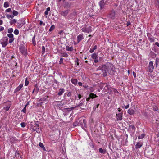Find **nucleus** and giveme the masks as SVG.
<instances>
[{
    "instance_id": "obj_18",
    "label": "nucleus",
    "mask_w": 159,
    "mask_h": 159,
    "mask_svg": "<svg viewBox=\"0 0 159 159\" xmlns=\"http://www.w3.org/2000/svg\"><path fill=\"white\" fill-rule=\"evenodd\" d=\"M155 4L156 7L159 9V0H155Z\"/></svg>"
},
{
    "instance_id": "obj_58",
    "label": "nucleus",
    "mask_w": 159,
    "mask_h": 159,
    "mask_svg": "<svg viewBox=\"0 0 159 159\" xmlns=\"http://www.w3.org/2000/svg\"><path fill=\"white\" fill-rule=\"evenodd\" d=\"M50 10V7H48L47 8V9H46V11H49Z\"/></svg>"
},
{
    "instance_id": "obj_13",
    "label": "nucleus",
    "mask_w": 159,
    "mask_h": 159,
    "mask_svg": "<svg viewBox=\"0 0 159 159\" xmlns=\"http://www.w3.org/2000/svg\"><path fill=\"white\" fill-rule=\"evenodd\" d=\"M65 89L63 88H61L59 90V92L58 93V95L59 96L61 95L63 93L65 92Z\"/></svg>"
},
{
    "instance_id": "obj_22",
    "label": "nucleus",
    "mask_w": 159,
    "mask_h": 159,
    "mask_svg": "<svg viewBox=\"0 0 159 159\" xmlns=\"http://www.w3.org/2000/svg\"><path fill=\"white\" fill-rule=\"evenodd\" d=\"M91 57L93 59H95L96 58H98V57L95 53H94L92 54Z\"/></svg>"
},
{
    "instance_id": "obj_24",
    "label": "nucleus",
    "mask_w": 159,
    "mask_h": 159,
    "mask_svg": "<svg viewBox=\"0 0 159 159\" xmlns=\"http://www.w3.org/2000/svg\"><path fill=\"white\" fill-rule=\"evenodd\" d=\"M61 56L64 57H67L68 56V55L65 52L61 53Z\"/></svg>"
},
{
    "instance_id": "obj_25",
    "label": "nucleus",
    "mask_w": 159,
    "mask_h": 159,
    "mask_svg": "<svg viewBox=\"0 0 159 159\" xmlns=\"http://www.w3.org/2000/svg\"><path fill=\"white\" fill-rule=\"evenodd\" d=\"M39 146L40 147H41L42 149H43L44 150H45V148L44 147V146L42 143L40 142L39 143Z\"/></svg>"
},
{
    "instance_id": "obj_19",
    "label": "nucleus",
    "mask_w": 159,
    "mask_h": 159,
    "mask_svg": "<svg viewBox=\"0 0 159 159\" xmlns=\"http://www.w3.org/2000/svg\"><path fill=\"white\" fill-rule=\"evenodd\" d=\"M97 48V45H95L94 47L93 48H91L90 49V50H89V52H90V53H92L94 51L96 50Z\"/></svg>"
},
{
    "instance_id": "obj_35",
    "label": "nucleus",
    "mask_w": 159,
    "mask_h": 159,
    "mask_svg": "<svg viewBox=\"0 0 159 159\" xmlns=\"http://www.w3.org/2000/svg\"><path fill=\"white\" fill-rule=\"evenodd\" d=\"M89 146L92 148H94V145L92 143H90L89 144Z\"/></svg>"
},
{
    "instance_id": "obj_16",
    "label": "nucleus",
    "mask_w": 159,
    "mask_h": 159,
    "mask_svg": "<svg viewBox=\"0 0 159 159\" xmlns=\"http://www.w3.org/2000/svg\"><path fill=\"white\" fill-rule=\"evenodd\" d=\"M66 50L69 51H71L73 50V48L72 47H69L68 46H66Z\"/></svg>"
},
{
    "instance_id": "obj_36",
    "label": "nucleus",
    "mask_w": 159,
    "mask_h": 159,
    "mask_svg": "<svg viewBox=\"0 0 159 159\" xmlns=\"http://www.w3.org/2000/svg\"><path fill=\"white\" fill-rule=\"evenodd\" d=\"M14 39V38H10L9 40V43H12Z\"/></svg>"
},
{
    "instance_id": "obj_17",
    "label": "nucleus",
    "mask_w": 159,
    "mask_h": 159,
    "mask_svg": "<svg viewBox=\"0 0 159 159\" xmlns=\"http://www.w3.org/2000/svg\"><path fill=\"white\" fill-rule=\"evenodd\" d=\"M16 22V20L15 19H13L10 20L9 22L10 24L12 25V24H14Z\"/></svg>"
},
{
    "instance_id": "obj_6",
    "label": "nucleus",
    "mask_w": 159,
    "mask_h": 159,
    "mask_svg": "<svg viewBox=\"0 0 159 159\" xmlns=\"http://www.w3.org/2000/svg\"><path fill=\"white\" fill-rule=\"evenodd\" d=\"M154 68V67L153 65V61H150L149 63L148 66V70L150 72H152L153 71V69Z\"/></svg>"
},
{
    "instance_id": "obj_41",
    "label": "nucleus",
    "mask_w": 159,
    "mask_h": 159,
    "mask_svg": "<svg viewBox=\"0 0 159 159\" xmlns=\"http://www.w3.org/2000/svg\"><path fill=\"white\" fill-rule=\"evenodd\" d=\"M32 41L33 42V43L34 46H35L36 45V43L35 41V39L34 38H33L32 39Z\"/></svg>"
},
{
    "instance_id": "obj_53",
    "label": "nucleus",
    "mask_w": 159,
    "mask_h": 159,
    "mask_svg": "<svg viewBox=\"0 0 159 159\" xmlns=\"http://www.w3.org/2000/svg\"><path fill=\"white\" fill-rule=\"evenodd\" d=\"M43 24V25H45V24L44 23H43V22L42 21H40V23H39V24L40 25H42V24Z\"/></svg>"
},
{
    "instance_id": "obj_10",
    "label": "nucleus",
    "mask_w": 159,
    "mask_h": 159,
    "mask_svg": "<svg viewBox=\"0 0 159 159\" xmlns=\"http://www.w3.org/2000/svg\"><path fill=\"white\" fill-rule=\"evenodd\" d=\"M23 84H21L15 90L14 93H16L20 91L23 86Z\"/></svg>"
},
{
    "instance_id": "obj_50",
    "label": "nucleus",
    "mask_w": 159,
    "mask_h": 159,
    "mask_svg": "<svg viewBox=\"0 0 159 159\" xmlns=\"http://www.w3.org/2000/svg\"><path fill=\"white\" fill-rule=\"evenodd\" d=\"M155 44L159 47V43L158 42H156L155 43Z\"/></svg>"
},
{
    "instance_id": "obj_40",
    "label": "nucleus",
    "mask_w": 159,
    "mask_h": 159,
    "mask_svg": "<svg viewBox=\"0 0 159 159\" xmlns=\"http://www.w3.org/2000/svg\"><path fill=\"white\" fill-rule=\"evenodd\" d=\"M11 11V9L10 8H8L5 10L6 12H10Z\"/></svg>"
},
{
    "instance_id": "obj_2",
    "label": "nucleus",
    "mask_w": 159,
    "mask_h": 159,
    "mask_svg": "<svg viewBox=\"0 0 159 159\" xmlns=\"http://www.w3.org/2000/svg\"><path fill=\"white\" fill-rule=\"evenodd\" d=\"M20 52L25 56L26 57L28 54L27 49L23 45H20L19 48Z\"/></svg>"
},
{
    "instance_id": "obj_64",
    "label": "nucleus",
    "mask_w": 159,
    "mask_h": 159,
    "mask_svg": "<svg viewBox=\"0 0 159 159\" xmlns=\"http://www.w3.org/2000/svg\"><path fill=\"white\" fill-rule=\"evenodd\" d=\"M67 96H70V95L69 94V93H68V94Z\"/></svg>"
},
{
    "instance_id": "obj_4",
    "label": "nucleus",
    "mask_w": 159,
    "mask_h": 159,
    "mask_svg": "<svg viewBox=\"0 0 159 159\" xmlns=\"http://www.w3.org/2000/svg\"><path fill=\"white\" fill-rule=\"evenodd\" d=\"M104 89H107L108 91H110L111 92H113L114 93H118V92L117 90L114 88L110 87L109 85H106Z\"/></svg>"
},
{
    "instance_id": "obj_63",
    "label": "nucleus",
    "mask_w": 159,
    "mask_h": 159,
    "mask_svg": "<svg viewBox=\"0 0 159 159\" xmlns=\"http://www.w3.org/2000/svg\"><path fill=\"white\" fill-rule=\"evenodd\" d=\"M5 17V16H2L1 18H4Z\"/></svg>"
},
{
    "instance_id": "obj_39",
    "label": "nucleus",
    "mask_w": 159,
    "mask_h": 159,
    "mask_svg": "<svg viewBox=\"0 0 159 159\" xmlns=\"http://www.w3.org/2000/svg\"><path fill=\"white\" fill-rule=\"evenodd\" d=\"M145 135V134L144 133L142 134L141 136H140V139H142L143 138Z\"/></svg>"
},
{
    "instance_id": "obj_43",
    "label": "nucleus",
    "mask_w": 159,
    "mask_h": 159,
    "mask_svg": "<svg viewBox=\"0 0 159 159\" xmlns=\"http://www.w3.org/2000/svg\"><path fill=\"white\" fill-rule=\"evenodd\" d=\"M149 39L150 41L151 42H153L154 41V39L153 38H150Z\"/></svg>"
},
{
    "instance_id": "obj_61",
    "label": "nucleus",
    "mask_w": 159,
    "mask_h": 159,
    "mask_svg": "<svg viewBox=\"0 0 159 159\" xmlns=\"http://www.w3.org/2000/svg\"><path fill=\"white\" fill-rule=\"evenodd\" d=\"M90 98H90V97H89V98H87V99H86V100H87V101H89V100L90 99Z\"/></svg>"
},
{
    "instance_id": "obj_33",
    "label": "nucleus",
    "mask_w": 159,
    "mask_h": 159,
    "mask_svg": "<svg viewBox=\"0 0 159 159\" xmlns=\"http://www.w3.org/2000/svg\"><path fill=\"white\" fill-rule=\"evenodd\" d=\"M24 113H25L26 112V107H24L23 109L21 111Z\"/></svg>"
},
{
    "instance_id": "obj_23",
    "label": "nucleus",
    "mask_w": 159,
    "mask_h": 159,
    "mask_svg": "<svg viewBox=\"0 0 159 159\" xmlns=\"http://www.w3.org/2000/svg\"><path fill=\"white\" fill-rule=\"evenodd\" d=\"M11 105V103H10L8 106L4 107L3 108V109L4 110H6V111L8 110L10 108Z\"/></svg>"
},
{
    "instance_id": "obj_21",
    "label": "nucleus",
    "mask_w": 159,
    "mask_h": 159,
    "mask_svg": "<svg viewBox=\"0 0 159 159\" xmlns=\"http://www.w3.org/2000/svg\"><path fill=\"white\" fill-rule=\"evenodd\" d=\"M99 151L100 153L102 154L105 153L106 152V151L105 150L101 148L99 149Z\"/></svg>"
},
{
    "instance_id": "obj_45",
    "label": "nucleus",
    "mask_w": 159,
    "mask_h": 159,
    "mask_svg": "<svg viewBox=\"0 0 159 159\" xmlns=\"http://www.w3.org/2000/svg\"><path fill=\"white\" fill-rule=\"evenodd\" d=\"M98 58H96L94 59V62L95 63H97L98 62Z\"/></svg>"
},
{
    "instance_id": "obj_31",
    "label": "nucleus",
    "mask_w": 159,
    "mask_h": 159,
    "mask_svg": "<svg viewBox=\"0 0 159 159\" xmlns=\"http://www.w3.org/2000/svg\"><path fill=\"white\" fill-rule=\"evenodd\" d=\"M9 5L8 3L7 2H4V7L5 8H7L9 7Z\"/></svg>"
},
{
    "instance_id": "obj_15",
    "label": "nucleus",
    "mask_w": 159,
    "mask_h": 159,
    "mask_svg": "<svg viewBox=\"0 0 159 159\" xmlns=\"http://www.w3.org/2000/svg\"><path fill=\"white\" fill-rule=\"evenodd\" d=\"M128 112L131 115H132L134 113V111L133 109H129L128 111Z\"/></svg>"
},
{
    "instance_id": "obj_59",
    "label": "nucleus",
    "mask_w": 159,
    "mask_h": 159,
    "mask_svg": "<svg viewBox=\"0 0 159 159\" xmlns=\"http://www.w3.org/2000/svg\"><path fill=\"white\" fill-rule=\"evenodd\" d=\"M83 122L84 125H86V123H85V120H83Z\"/></svg>"
},
{
    "instance_id": "obj_42",
    "label": "nucleus",
    "mask_w": 159,
    "mask_h": 159,
    "mask_svg": "<svg viewBox=\"0 0 159 159\" xmlns=\"http://www.w3.org/2000/svg\"><path fill=\"white\" fill-rule=\"evenodd\" d=\"M159 62V59L157 58H156V65H157L158 64Z\"/></svg>"
},
{
    "instance_id": "obj_7",
    "label": "nucleus",
    "mask_w": 159,
    "mask_h": 159,
    "mask_svg": "<svg viewBox=\"0 0 159 159\" xmlns=\"http://www.w3.org/2000/svg\"><path fill=\"white\" fill-rule=\"evenodd\" d=\"M106 2H105V0H102L99 2V5L100 6L101 9H102L105 6Z\"/></svg>"
},
{
    "instance_id": "obj_54",
    "label": "nucleus",
    "mask_w": 159,
    "mask_h": 159,
    "mask_svg": "<svg viewBox=\"0 0 159 159\" xmlns=\"http://www.w3.org/2000/svg\"><path fill=\"white\" fill-rule=\"evenodd\" d=\"M78 84L79 86H82V83L81 82H79L78 83Z\"/></svg>"
},
{
    "instance_id": "obj_55",
    "label": "nucleus",
    "mask_w": 159,
    "mask_h": 159,
    "mask_svg": "<svg viewBox=\"0 0 159 159\" xmlns=\"http://www.w3.org/2000/svg\"><path fill=\"white\" fill-rule=\"evenodd\" d=\"M78 97L79 98V99H80L81 97V96L80 94H79L78 95Z\"/></svg>"
},
{
    "instance_id": "obj_20",
    "label": "nucleus",
    "mask_w": 159,
    "mask_h": 159,
    "mask_svg": "<svg viewBox=\"0 0 159 159\" xmlns=\"http://www.w3.org/2000/svg\"><path fill=\"white\" fill-rule=\"evenodd\" d=\"M89 96L92 98H94L97 97V96L93 93H91L90 94Z\"/></svg>"
},
{
    "instance_id": "obj_30",
    "label": "nucleus",
    "mask_w": 159,
    "mask_h": 159,
    "mask_svg": "<svg viewBox=\"0 0 159 159\" xmlns=\"http://www.w3.org/2000/svg\"><path fill=\"white\" fill-rule=\"evenodd\" d=\"M13 30L12 28H10L8 30V33H11L13 32Z\"/></svg>"
},
{
    "instance_id": "obj_60",
    "label": "nucleus",
    "mask_w": 159,
    "mask_h": 159,
    "mask_svg": "<svg viewBox=\"0 0 159 159\" xmlns=\"http://www.w3.org/2000/svg\"><path fill=\"white\" fill-rule=\"evenodd\" d=\"M29 104V102H28L26 103V105H25V107H26Z\"/></svg>"
},
{
    "instance_id": "obj_52",
    "label": "nucleus",
    "mask_w": 159,
    "mask_h": 159,
    "mask_svg": "<svg viewBox=\"0 0 159 159\" xmlns=\"http://www.w3.org/2000/svg\"><path fill=\"white\" fill-rule=\"evenodd\" d=\"M131 24L130 22H127L126 23V25L127 26H129Z\"/></svg>"
},
{
    "instance_id": "obj_3",
    "label": "nucleus",
    "mask_w": 159,
    "mask_h": 159,
    "mask_svg": "<svg viewBox=\"0 0 159 159\" xmlns=\"http://www.w3.org/2000/svg\"><path fill=\"white\" fill-rule=\"evenodd\" d=\"M8 39L7 37H4L1 39L0 43L3 48L5 47L8 44Z\"/></svg>"
},
{
    "instance_id": "obj_27",
    "label": "nucleus",
    "mask_w": 159,
    "mask_h": 159,
    "mask_svg": "<svg viewBox=\"0 0 159 159\" xmlns=\"http://www.w3.org/2000/svg\"><path fill=\"white\" fill-rule=\"evenodd\" d=\"M18 12L17 11H15L14 10H13V16H16L18 15Z\"/></svg>"
},
{
    "instance_id": "obj_9",
    "label": "nucleus",
    "mask_w": 159,
    "mask_h": 159,
    "mask_svg": "<svg viewBox=\"0 0 159 159\" xmlns=\"http://www.w3.org/2000/svg\"><path fill=\"white\" fill-rule=\"evenodd\" d=\"M123 115L122 113H118L116 114V119L117 120H121L122 119V116Z\"/></svg>"
},
{
    "instance_id": "obj_48",
    "label": "nucleus",
    "mask_w": 159,
    "mask_h": 159,
    "mask_svg": "<svg viewBox=\"0 0 159 159\" xmlns=\"http://www.w3.org/2000/svg\"><path fill=\"white\" fill-rule=\"evenodd\" d=\"M78 123L77 122H75L73 123V126H75L78 125Z\"/></svg>"
},
{
    "instance_id": "obj_44",
    "label": "nucleus",
    "mask_w": 159,
    "mask_h": 159,
    "mask_svg": "<svg viewBox=\"0 0 159 159\" xmlns=\"http://www.w3.org/2000/svg\"><path fill=\"white\" fill-rule=\"evenodd\" d=\"M45 51V48L44 46H43L42 47V52H44Z\"/></svg>"
},
{
    "instance_id": "obj_8",
    "label": "nucleus",
    "mask_w": 159,
    "mask_h": 159,
    "mask_svg": "<svg viewBox=\"0 0 159 159\" xmlns=\"http://www.w3.org/2000/svg\"><path fill=\"white\" fill-rule=\"evenodd\" d=\"M115 12L114 10L111 11L109 13V17L111 19H113L115 17Z\"/></svg>"
},
{
    "instance_id": "obj_28",
    "label": "nucleus",
    "mask_w": 159,
    "mask_h": 159,
    "mask_svg": "<svg viewBox=\"0 0 159 159\" xmlns=\"http://www.w3.org/2000/svg\"><path fill=\"white\" fill-rule=\"evenodd\" d=\"M6 17L8 18H13L14 17V16L13 15H10L8 14H7L6 15Z\"/></svg>"
},
{
    "instance_id": "obj_11",
    "label": "nucleus",
    "mask_w": 159,
    "mask_h": 159,
    "mask_svg": "<svg viewBox=\"0 0 159 159\" xmlns=\"http://www.w3.org/2000/svg\"><path fill=\"white\" fill-rule=\"evenodd\" d=\"M83 39V34H80L77 37V42H80Z\"/></svg>"
},
{
    "instance_id": "obj_57",
    "label": "nucleus",
    "mask_w": 159,
    "mask_h": 159,
    "mask_svg": "<svg viewBox=\"0 0 159 159\" xmlns=\"http://www.w3.org/2000/svg\"><path fill=\"white\" fill-rule=\"evenodd\" d=\"M3 23L2 20L0 19V25H1Z\"/></svg>"
},
{
    "instance_id": "obj_62",
    "label": "nucleus",
    "mask_w": 159,
    "mask_h": 159,
    "mask_svg": "<svg viewBox=\"0 0 159 159\" xmlns=\"http://www.w3.org/2000/svg\"><path fill=\"white\" fill-rule=\"evenodd\" d=\"M121 109H120L119 108L118 109V111L119 112H121Z\"/></svg>"
},
{
    "instance_id": "obj_37",
    "label": "nucleus",
    "mask_w": 159,
    "mask_h": 159,
    "mask_svg": "<svg viewBox=\"0 0 159 159\" xmlns=\"http://www.w3.org/2000/svg\"><path fill=\"white\" fill-rule=\"evenodd\" d=\"M29 83V81L27 80V79H26L25 80V85L27 86L28 85Z\"/></svg>"
},
{
    "instance_id": "obj_14",
    "label": "nucleus",
    "mask_w": 159,
    "mask_h": 159,
    "mask_svg": "<svg viewBox=\"0 0 159 159\" xmlns=\"http://www.w3.org/2000/svg\"><path fill=\"white\" fill-rule=\"evenodd\" d=\"M71 82L75 85H76L77 84V80L76 79H71Z\"/></svg>"
},
{
    "instance_id": "obj_38",
    "label": "nucleus",
    "mask_w": 159,
    "mask_h": 159,
    "mask_svg": "<svg viewBox=\"0 0 159 159\" xmlns=\"http://www.w3.org/2000/svg\"><path fill=\"white\" fill-rule=\"evenodd\" d=\"M63 58H61L60 59V61H59V64H61L62 63H63Z\"/></svg>"
},
{
    "instance_id": "obj_34",
    "label": "nucleus",
    "mask_w": 159,
    "mask_h": 159,
    "mask_svg": "<svg viewBox=\"0 0 159 159\" xmlns=\"http://www.w3.org/2000/svg\"><path fill=\"white\" fill-rule=\"evenodd\" d=\"M20 125L23 128L25 127L26 126V124L24 122H22L20 124Z\"/></svg>"
},
{
    "instance_id": "obj_5",
    "label": "nucleus",
    "mask_w": 159,
    "mask_h": 159,
    "mask_svg": "<svg viewBox=\"0 0 159 159\" xmlns=\"http://www.w3.org/2000/svg\"><path fill=\"white\" fill-rule=\"evenodd\" d=\"M81 30L82 32L87 33L90 32L92 31L90 26L87 28L84 27L81 29Z\"/></svg>"
},
{
    "instance_id": "obj_1",
    "label": "nucleus",
    "mask_w": 159,
    "mask_h": 159,
    "mask_svg": "<svg viewBox=\"0 0 159 159\" xmlns=\"http://www.w3.org/2000/svg\"><path fill=\"white\" fill-rule=\"evenodd\" d=\"M113 65L111 64L108 63L105 65H103L101 67L99 68L100 70H101L104 76L107 75V73L110 74L111 71L113 70Z\"/></svg>"
},
{
    "instance_id": "obj_51",
    "label": "nucleus",
    "mask_w": 159,
    "mask_h": 159,
    "mask_svg": "<svg viewBox=\"0 0 159 159\" xmlns=\"http://www.w3.org/2000/svg\"><path fill=\"white\" fill-rule=\"evenodd\" d=\"M133 76L135 78L136 77V74L135 72H133Z\"/></svg>"
},
{
    "instance_id": "obj_56",
    "label": "nucleus",
    "mask_w": 159,
    "mask_h": 159,
    "mask_svg": "<svg viewBox=\"0 0 159 159\" xmlns=\"http://www.w3.org/2000/svg\"><path fill=\"white\" fill-rule=\"evenodd\" d=\"M48 11H46L44 12V14L45 15H48Z\"/></svg>"
},
{
    "instance_id": "obj_26",
    "label": "nucleus",
    "mask_w": 159,
    "mask_h": 159,
    "mask_svg": "<svg viewBox=\"0 0 159 159\" xmlns=\"http://www.w3.org/2000/svg\"><path fill=\"white\" fill-rule=\"evenodd\" d=\"M7 36L10 38H13V35L12 33H9L7 34Z\"/></svg>"
},
{
    "instance_id": "obj_49",
    "label": "nucleus",
    "mask_w": 159,
    "mask_h": 159,
    "mask_svg": "<svg viewBox=\"0 0 159 159\" xmlns=\"http://www.w3.org/2000/svg\"><path fill=\"white\" fill-rule=\"evenodd\" d=\"M129 107V104H127V105L125 106V109H127Z\"/></svg>"
},
{
    "instance_id": "obj_12",
    "label": "nucleus",
    "mask_w": 159,
    "mask_h": 159,
    "mask_svg": "<svg viewBox=\"0 0 159 159\" xmlns=\"http://www.w3.org/2000/svg\"><path fill=\"white\" fill-rule=\"evenodd\" d=\"M68 12L69 11L68 10H65L61 12V14L64 16H66L67 15Z\"/></svg>"
},
{
    "instance_id": "obj_46",
    "label": "nucleus",
    "mask_w": 159,
    "mask_h": 159,
    "mask_svg": "<svg viewBox=\"0 0 159 159\" xmlns=\"http://www.w3.org/2000/svg\"><path fill=\"white\" fill-rule=\"evenodd\" d=\"M135 147L136 149L139 148V145L138 143H137L135 145Z\"/></svg>"
},
{
    "instance_id": "obj_47",
    "label": "nucleus",
    "mask_w": 159,
    "mask_h": 159,
    "mask_svg": "<svg viewBox=\"0 0 159 159\" xmlns=\"http://www.w3.org/2000/svg\"><path fill=\"white\" fill-rule=\"evenodd\" d=\"M4 30V28L2 26H0V31H2Z\"/></svg>"
},
{
    "instance_id": "obj_29",
    "label": "nucleus",
    "mask_w": 159,
    "mask_h": 159,
    "mask_svg": "<svg viewBox=\"0 0 159 159\" xmlns=\"http://www.w3.org/2000/svg\"><path fill=\"white\" fill-rule=\"evenodd\" d=\"M55 28V26L53 25H52L51 26L50 28L49 29V31H52Z\"/></svg>"
},
{
    "instance_id": "obj_32",
    "label": "nucleus",
    "mask_w": 159,
    "mask_h": 159,
    "mask_svg": "<svg viewBox=\"0 0 159 159\" xmlns=\"http://www.w3.org/2000/svg\"><path fill=\"white\" fill-rule=\"evenodd\" d=\"M14 33L16 35H18L19 34V31L17 29H15L14 31Z\"/></svg>"
}]
</instances>
